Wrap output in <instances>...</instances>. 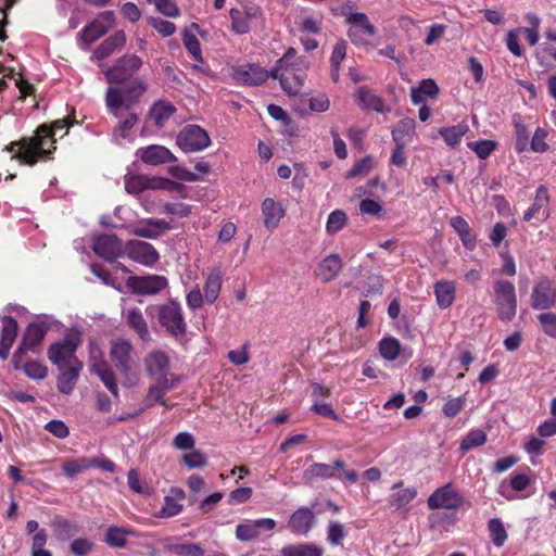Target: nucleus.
Returning a JSON list of instances; mask_svg holds the SVG:
<instances>
[{"label": "nucleus", "instance_id": "nucleus-46", "mask_svg": "<svg viewBox=\"0 0 556 556\" xmlns=\"http://www.w3.org/2000/svg\"><path fill=\"white\" fill-rule=\"evenodd\" d=\"M124 528L111 526L105 533V543L111 547L123 548L127 544V534Z\"/></svg>", "mask_w": 556, "mask_h": 556}, {"label": "nucleus", "instance_id": "nucleus-20", "mask_svg": "<svg viewBox=\"0 0 556 556\" xmlns=\"http://www.w3.org/2000/svg\"><path fill=\"white\" fill-rule=\"evenodd\" d=\"M275 527L276 521L271 518L247 521L236 527V538L242 542L253 541L260 536L261 530L271 531Z\"/></svg>", "mask_w": 556, "mask_h": 556}, {"label": "nucleus", "instance_id": "nucleus-19", "mask_svg": "<svg viewBox=\"0 0 556 556\" xmlns=\"http://www.w3.org/2000/svg\"><path fill=\"white\" fill-rule=\"evenodd\" d=\"M84 364L78 358L73 361L67 367L60 366V375L58 376V390L62 394H71L78 381L80 371L83 370Z\"/></svg>", "mask_w": 556, "mask_h": 556}, {"label": "nucleus", "instance_id": "nucleus-10", "mask_svg": "<svg viewBox=\"0 0 556 556\" xmlns=\"http://www.w3.org/2000/svg\"><path fill=\"white\" fill-rule=\"evenodd\" d=\"M115 24V14L113 11L101 12L97 18L90 24L86 25L78 33V40L83 48H87L90 43L98 40L100 37L106 34Z\"/></svg>", "mask_w": 556, "mask_h": 556}, {"label": "nucleus", "instance_id": "nucleus-11", "mask_svg": "<svg viewBox=\"0 0 556 556\" xmlns=\"http://www.w3.org/2000/svg\"><path fill=\"white\" fill-rule=\"evenodd\" d=\"M262 15V9L255 4H241L238 8H231L229 11L230 30L236 35L248 34L251 30V23L261 18Z\"/></svg>", "mask_w": 556, "mask_h": 556}, {"label": "nucleus", "instance_id": "nucleus-23", "mask_svg": "<svg viewBox=\"0 0 556 556\" xmlns=\"http://www.w3.org/2000/svg\"><path fill=\"white\" fill-rule=\"evenodd\" d=\"M18 325L14 317L4 316L2 318V331L0 338V358L7 359L10 350L17 337Z\"/></svg>", "mask_w": 556, "mask_h": 556}, {"label": "nucleus", "instance_id": "nucleus-40", "mask_svg": "<svg viewBox=\"0 0 556 556\" xmlns=\"http://www.w3.org/2000/svg\"><path fill=\"white\" fill-rule=\"evenodd\" d=\"M416 122L413 118L401 119L392 130L394 143H407L415 135Z\"/></svg>", "mask_w": 556, "mask_h": 556}, {"label": "nucleus", "instance_id": "nucleus-52", "mask_svg": "<svg viewBox=\"0 0 556 556\" xmlns=\"http://www.w3.org/2000/svg\"><path fill=\"white\" fill-rule=\"evenodd\" d=\"M182 41L184 46L186 47L189 54L193 58V60L202 63L203 56L201 52V45L197 36L190 33L188 29H185L182 34Z\"/></svg>", "mask_w": 556, "mask_h": 556}, {"label": "nucleus", "instance_id": "nucleus-53", "mask_svg": "<svg viewBox=\"0 0 556 556\" xmlns=\"http://www.w3.org/2000/svg\"><path fill=\"white\" fill-rule=\"evenodd\" d=\"M486 442V434L480 429L471 430L460 442V451L468 452L475 447L481 446Z\"/></svg>", "mask_w": 556, "mask_h": 556}, {"label": "nucleus", "instance_id": "nucleus-21", "mask_svg": "<svg viewBox=\"0 0 556 556\" xmlns=\"http://www.w3.org/2000/svg\"><path fill=\"white\" fill-rule=\"evenodd\" d=\"M78 348V343L73 339H65L62 342H56L50 345L48 349V358L58 367L64 366L63 362L68 359L70 364L76 357L75 353Z\"/></svg>", "mask_w": 556, "mask_h": 556}, {"label": "nucleus", "instance_id": "nucleus-43", "mask_svg": "<svg viewBox=\"0 0 556 556\" xmlns=\"http://www.w3.org/2000/svg\"><path fill=\"white\" fill-rule=\"evenodd\" d=\"M488 530H489L492 543L496 547H502L508 538V534L504 527L503 521L500 518L490 519L488 522Z\"/></svg>", "mask_w": 556, "mask_h": 556}, {"label": "nucleus", "instance_id": "nucleus-1", "mask_svg": "<svg viewBox=\"0 0 556 556\" xmlns=\"http://www.w3.org/2000/svg\"><path fill=\"white\" fill-rule=\"evenodd\" d=\"M143 66V60L135 53H126L104 72L110 84L122 85L109 87L105 93V105L110 114L122 117V110L129 111L146 93L148 86L135 75Z\"/></svg>", "mask_w": 556, "mask_h": 556}, {"label": "nucleus", "instance_id": "nucleus-41", "mask_svg": "<svg viewBox=\"0 0 556 556\" xmlns=\"http://www.w3.org/2000/svg\"><path fill=\"white\" fill-rule=\"evenodd\" d=\"M220 289L222 274L219 269H214L207 275L203 287L205 301L210 304H213L217 300Z\"/></svg>", "mask_w": 556, "mask_h": 556}, {"label": "nucleus", "instance_id": "nucleus-31", "mask_svg": "<svg viewBox=\"0 0 556 556\" xmlns=\"http://www.w3.org/2000/svg\"><path fill=\"white\" fill-rule=\"evenodd\" d=\"M147 372L150 376H160L169 371V358L163 351H152L144 359Z\"/></svg>", "mask_w": 556, "mask_h": 556}, {"label": "nucleus", "instance_id": "nucleus-55", "mask_svg": "<svg viewBox=\"0 0 556 556\" xmlns=\"http://www.w3.org/2000/svg\"><path fill=\"white\" fill-rule=\"evenodd\" d=\"M168 551L177 556H204V549L197 543L172 544Z\"/></svg>", "mask_w": 556, "mask_h": 556}, {"label": "nucleus", "instance_id": "nucleus-17", "mask_svg": "<svg viewBox=\"0 0 556 556\" xmlns=\"http://www.w3.org/2000/svg\"><path fill=\"white\" fill-rule=\"evenodd\" d=\"M168 282L164 276H134L128 278L127 286L137 294H156L167 287Z\"/></svg>", "mask_w": 556, "mask_h": 556}, {"label": "nucleus", "instance_id": "nucleus-14", "mask_svg": "<svg viewBox=\"0 0 556 556\" xmlns=\"http://www.w3.org/2000/svg\"><path fill=\"white\" fill-rule=\"evenodd\" d=\"M531 307L535 311H547L556 307V287L548 278L536 281L530 295Z\"/></svg>", "mask_w": 556, "mask_h": 556}, {"label": "nucleus", "instance_id": "nucleus-56", "mask_svg": "<svg viewBox=\"0 0 556 556\" xmlns=\"http://www.w3.org/2000/svg\"><path fill=\"white\" fill-rule=\"evenodd\" d=\"M496 147L497 143L495 141L488 139L468 142V148L481 160L488 159Z\"/></svg>", "mask_w": 556, "mask_h": 556}, {"label": "nucleus", "instance_id": "nucleus-24", "mask_svg": "<svg viewBox=\"0 0 556 556\" xmlns=\"http://www.w3.org/2000/svg\"><path fill=\"white\" fill-rule=\"evenodd\" d=\"M315 523V515L308 507H300L288 522L289 529L295 534H307Z\"/></svg>", "mask_w": 556, "mask_h": 556}, {"label": "nucleus", "instance_id": "nucleus-25", "mask_svg": "<svg viewBox=\"0 0 556 556\" xmlns=\"http://www.w3.org/2000/svg\"><path fill=\"white\" fill-rule=\"evenodd\" d=\"M186 498V493L181 488H170L168 494L164 497V505L157 516L160 518H170L177 516L182 510L181 501Z\"/></svg>", "mask_w": 556, "mask_h": 556}, {"label": "nucleus", "instance_id": "nucleus-60", "mask_svg": "<svg viewBox=\"0 0 556 556\" xmlns=\"http://www.w3.org/2000/svg\"><path fill=\"white\" fill-rule=\"evenodd\" d=\"M47 540L48 534L45 529H41L34 534L31 542V556H52L51 552L45 548Z\"/></svg>", "mask_w": 556, "mask_h": 556}, {"label": "nucleus", "instance_id": "nucleus-12", "mask_svg": "<svg viewBox=\"0 0 556 556\" xmlns=\"http://www.w3.org/2000/svg\"><path fill=\"white\" fill-rule=\"evenodd\" d=\"M176 143L185 152H195L207 148L211 139L202 127L191 124L179 131Z\"/></svg>", "mask_w": 556, "mask_h": 556}, {"label": "nucleus", "instance_id": "nucleus-38", "mask_svg": "<svg viewBox=\"0 0 556 556\" xmlns=\"http://www.w3.org/2000/svg\"><path fill=\"white\" fill-rule=\"evenodd\" d=\"M440 89L437 83L431 78H427L422 79L417 88H412L410 99L417 105L425 102L427 97L431 99L437 98Z\"/></svg>", "mask_w": 556, "mask_h": 556}, {"label": "nucleus", "instance_id": "nucleus-49", "mask_svg": "<svg viewBox=\"0 0 556 556\" xmlns=\"http://www.w3.org/2000/svg\"><path fill=\"white\" fill-rule=\"evenodd\" d=\"M515 126V151L517 153H523L528 150L529 142H530V131L528 127L520 121H514Z\"/></svg>", "mask_w": 556, "mask_h": 556}, {"label": "nucleus", "instance_id": "nucleus-35", "mask_svg": "<svg viewBox=\"0 0 556 556\" xmlns=\"http://www.w3.org/2000/svg\"><path fill=\"white\" fill-rule=\"evenodd\" d=\"M176 111L175 105L169 101L159 100L151 106L149 117L157 128H163Z\"/></svg>", "mask_w": 556, "mask_h": 556}, {"label": "nucleus", "instance_id": "nucleus-15", "mask_svg": "<svg viewBox=\"0 0 556 556\" xmlns=\"http://www.w3.org/2000/svg\"><path fill=\"white\" fill-rule=\"evenodd\" d=\"M125 253L130 260L144 266H152L160 258L152 244L140 240H129L125 245Z\"/></svg>", "mask_w": 556, "mask_h": 556}, {"label": "nucleus", "instance_id": "nucleus-48", "mask_svg": "<svg viewBox=\"0 0 556 556\" xmlns=\"http://www.w3.org/2000/svg\"><path fill=\"white\" fill-rule=\"evenodd\" d=\"M281 552L283 556H323V549L314 544L290 545Z\"/></svg>", "mask_w": 556, "mask_h": 556}, {"label": "nucleus", "instance_id": "nucleus-28", "mask_svg": "<svg viewBox=\"0 0 556 556\" xmlns=\"http://www.w3.org/2000/svg\"><path fill=\"white\" fill-rule=\"evenodd\" d=\"M403 481L393 484V492L389 496V505L395 510H399L408 505L417 495V490L412 488H403Z\"/></svg>", "mask_w": 556, "mask_h": 556}, {"label": "nucleus", "instance_id": "nucleus-3", "mask_svg": "<svg viewBox=\"0 0 556 556\" xmlns=\"http://www.w3.org/2000/svg\"><path fill=\"white\" fill-rule=\"evenodd\" d=\"M296 54L298 52L294 48H288L270 71L271 77L279 79L281 88L289 96L300 93L307 78L309 67L307 59Z\"/></svg>", "mask_w": 556, "mask_h": 556}, {"label": "nucleus", "instance_id": "nucleus-4", "mask_svg": "<svg viewBox=\"0 0 556 556\" xmlns=\"http://www.w3.org/2000/svg\"><path fill=\"white\" fill-rule=\"evenodd\" d=\"M147 312L149 315L155 314L159 324L174 338L184 337L186 334L187 323L179 302L169 300L160 305L149 306Z\"/></svg>", "mask_w": 556, "mask_h": 556}, {"label": "nucleus", "instance_id": "nucleus-9", "mask_svg": "<svg viewBox=\"0 0 556 556\" xmlns=\"http://www.w3.org/2000/svg\"><path fill=\"white\" fill-rule=\"evenodd\" d=\"M463 504L464 497L452 483L435 489L427 500V505L432 510H457Z\"/></svg>", "mask_w": 556, "mask_h": 556}, {"label": "nucleus", "instance_id": "nucleus-33", "mask_svg": "<svg viewBox=\"0 0 556 556\" xmlns=\"http://www.w3.org/2000/svg\"><path fill=\"white\" fill-rule=\"evenodd\" d=\"M53 535L59 541H67L79 533L80 527L63 516H55L51 523Z\"/></svg>", "mask_w": 556, "mask_h": 556}, {"label": "nucleus", "instance_id": "nucleus-57", "mask_svg": "<svg viewBox=\"0 0 556 556\" xmlns=\"http://www.w3.org/2000/svg\"><path fill=\"white\" fill-rule=\"evenodd\" d=\"M542 331L549 338L556 339V313L544 312L536 315Z\"/></svg>", "mask_w": 556, "mask_h": 556}, {"label": "nucleus", "instance_id": "nucleus-22", "mask_svg": "<svg viewBox=\"0 0 556 556\" xmlns=\"http://www.w3.org/2000/svg\"><path fill=\"white\" fill-rule=\"evenodd\" d=\"M139 156L144 164L153 166L176 161V156L167 148L159 144L140 149Z\"/></svg>", "mask_w": 556, "mask_h": 556}, {"label": "nucleus", "instance_id": "nucleus-32", "mask_svg": "<svg viewBox=\"0 0 556 556\" xmlns=\"http://www.w3.org/2000/svg\"><path fill=\"white\" fill-rule=\"evenodd\" d=\"M341 269V257L338 254H330L319 263L317 268V276L323 282H330L337 278Z\"/></svg>", "mask_w": 556, "mask_h": 556}, {"label": "nucleus", "instance_id": "nucleus-6", "mask_svg": "<svg viewBox=\"0 0 556 556\" xmlns=\"http://www.w3.org/2000/svg\"><path fill=\"white\" fill-rule=\"evenodd\" d=\"M493 303L497 317L505 323L511 321L517 314V294L515 285L505 279H497L493 283Z\"/></svg>", "mask_w": 556, "mask_h": 556}, {"label": "nucleus", "instance_id": "nucleus-30", "mask_svg": "<svg viewBox=\"0 0 556 556\" xmlns=\"http://www.w3.org/2000/svg\"><path fill=\"white\" fill-rule=\"evenodd\" d=\"M450 225L459 236V239L467 250L472 251L477 245V236L468 222L462 216H454L450 219Z\"/></svg>", "mask_w": 556, "mask_h": 556}, {"label": "nucleus", "instance_id": "nucleus-7", "mask_svg": "<svg viewBox=\"0 0 556 556\" xmlns=\"http://www.w3.org/2000/svg\"><path fill=\"white\" fill-rule=\"evenodd\" d=\"M47 331L48 328L40 323H30L27 326L22 341L12 357V365L15 370L21 369L22 362H24L27 352H36V348L41 344Z\"/></svg>", "mask_w": 556, "mask_h": 556}, {"label": "nucleus", "instance_id": "nucleus-18", "mask_svg": "<svg viewBox=\"0 0 556 556\" xmlns=\"http://www.w3.org/2000/svg\"><path fill=\"white\" fill-rule=\"evenodd\" d=\"M269 76H271L270 72L253 63L240 65L233 70V78L248 86L262 85Z\"/></svg>", "mask_w": 556, "mask_h": 556}, {"label": "nucleus", "instance_id": "nucleus-45", "mask_svg": "<svg viewBox=\"0 0 556 556\" xmlns=\"http://www.w3.org/2000/svg\"><path fill=\"white\" fill-rule=\"evenodd\" d=\"M348 224V215L343 210L337 208L332 211L326 223V231L332 236L341 231Z\"/></svg>", "mask_w": 556, "mask_h": 556}, {"label": "nucleus", "instance_id": "nucleus-54", "mask_svg": "<svg viewBox=\"0 0 556 556\" xmlns=\"http://www.w3.org/2000/svg\"><path fill=\"white\" fill-rule=\"evenodd\" d=\"M21 369L24 374L33 380H42L48 375V367L40 362L29 361L26 363L22 362Z\"/></svg>", "mask_w": 556, "mask_h": 556}, {"label": "nucleus", "instance_id": "nucleus-51", "mask_svg": "<svg viewBox=\"0 0 556 556\" xmlns=\"http://www.w3.org/2000/svg\"><path fill=\"white\" fill-rule=\"evenodd\" d=\"M150 187V180L141 175H126L125 189L130 194H139Z\"/></svg>", "mask_w": 556, "mask_h": 556}, {"label": "nucleus", "instance_id": "nucleus-44", "mask_svg": "<svg viewBox=\"0 0 556 556\" xmlns=\"http://www.w3.org/2000/svg\"><path fill=\"white\" fill-rule=\"evenodd\" d=\"M467 131L468 126L465 124H458L439 129V134L442 136L446 144L452 147L456 146Z\"/></svg>", "mask_w": 556, "mask_h": 556}, {"label": "nucleus", "instance_id": "nucleus-47", "mask_svg": "<svg viewBox=\"0 0 556 556\" xmlns=\"http://www.w3.org/2000/svg\"><path fill=\"white\" fill-rule=\"evenodd\" d=\"M179 464L186 466L188 469L203 468L207 465L206 455L200 450H192L185 453L179 457Z\"/></svg>", "mask_w": 556, "mask_h": 556}, {"label": "nucleus", "instance_id": "nucleus-5", "mask_svg": "<svg viewBox=\"0 0 556 556\" xmlns=\"http://www.w3.org/2000/svg\"><path fill=\"white\" fill-rule=\"evenodd\" d=\"M317 479H339L353 484L358 480V472L355 469H346L345 463L341 459H336L332 464L314 463L303 471V480L311 483Z\"/></svg>", "mask_w": 556, "mask_h": 556}, {"label": "nucleus", "instance_id": "nucleus-59", "mask_svg": "<svg viewBox=\"0 0 556 556\" xmlns=\"http://www.w3.org/2000/svg\"><path fill=\"white\" fill-rule=\"evenodd\" d=\"M466 406L465 395L450 399L442 406V414L446 418L456 417Z\"/></svg>", "mask_w": 556, "mask_h": 556}, {"label": "nucleus", "instance_id": "nucleus-50", "mask_svg": "<svg viewBox=\"0 0 556 556\" xmlns=\"http://www.w3.org/2000/svg\"><path fill=\"white\" fill-rule=\"evenodd\" d=\"M401 351L400 341L393 337L384 338L379 343V352L381 356L388 361L397 358Z\"/></svg>", "mask_w": 556, "mask_h": 556}, {"label": "nucleus", "instance_id": "nucleus-39", "mask_svg": "<svg viewBox=\"0 0 556 556\" xmlns=\"http://www.w3.org/2000/svg\"><path fill=\"white\" fill-rule=\"evenodd\" d=\"M128 326L140 337L141 340L147 341L150 339L147 321L137 307L129 308L126 314Z\"/></svg>", "mask_w": 556, "mask_h": 556}, {"label": "nucleus", "instance_id": "nucleus-34", "mask_svg": "<svg viewBox=\"0 0 556 556\" xmlns=\"http://www.w3.org/2000/svg\"><path fill=\"white\" fill-rule=\"evenodd\" d=\"M126 43V34L124 30H118L114 35L103 40L94 50L93 55L97 60H104L109 58L115 50L124 47Z\"/></svg>", "mask_w": 556, "mask_h": 556}, {"label": "nucleus", "instance_id": "nucleus-64", "mask_svg": "<svg viewBox=\"0 0 556 556\" xmlns=\"http://www.w3.org/2000/svg\"><path fill=\"white\" fill-rule=\"evenodd\" d=\"M162 212L170 216L184 218L191 214V205L182 202H168L164 204Z\"/></svg>", "mask_w": 556, "mask_h": 556}, {"label": "nucleus", "instance_id": "nucleus-42", "mask_svg": "<svg viewBox=\"0 0 556 556\" xmlns=\"http://www.w3.org/2000/svg\"><path fill=\"white\" fill-rule=\"evenodd\" d=\"M61 469L67 479H74L77 475L89 469V457L66 458L62 463Z\"/></svg>", "mask_w": 556, "mask_h": 556}, {"label": "nucleus", "instance_id": "nucleus-62", "mask_svg": "<svg viewBox=\"0 0 556 556\" xmlns=\"http://www.w3.org/2000/svg\"><path fill=\"white\" fill-rule=\"evenodd\" d=\"M346 531L344 526L338 521H330L328 525L327 540L332 546H339L342 544V540L345 538Z\"/></svg>", "mask_w": 556, "mask_h": 556}, {"label": "nucleus", "instance_id": "nucleus-2", "mask_svg": "<svg viewBox=\"0 0 556 556\" xmlns=\"http://www.w3.org/2000/svg\"><path fill=\"white\" fill-rule=\"evenodd\" d=\"M76 123L74 115H67L54 121L51 125H40L33 137L12 141L4 147V151L12 153V159L17 160L20 164L34 166L41 160L50 159L56 149L54 146L56 132L65 129L67 134L68 128Z\"/></svg>", "mask_w": 556, "mask_h": 556}, {"label": "nucleus", "instance_id": "nucleus-8", "mask_svg": "<svg viewBox=\"0 0 556 556\" xmlns=\"http://www.w3.org/2000/svg\"><path fill=\"white\" fill-rule=\"evenodd\" d=\"M346 23L350 25L348 29V37L356 47H366L370 43L377 29L370 23L368 16L362 12L351 13L346 16Z\"/></svg>", "mask_w": 556, "mask_h": 556}, {"label": "nucleus", "instance_id": "nucleus-26", "mask_svg": "<svg viewBox=\"0 0 556 556\" xmlns=\"http://www.w3.org/2000/svg\"><path fill=\"white\" fill-rule=\"evenodd\" d=\"M262 214L264 216V226L268 230H274L285 217L286 211L279 202L271 198H266L262 202Z\"/></svg>", "mask_w": 556, "mask_h": 556}, {"label": "nucleus", "instance_id": "nucleus-13", "mask_svg": "<svg viewBox=\"0 0 556 556\" xmlns=\"http://www.w3.org/2000/svg\"><path fill=\"white\" fill-rule=\"evenodd\" d=\"M110 357L115 368L123 375H127L136 364L134 346L125 339L111 341Z\"/></svg>", "mask_w": 556, "mask_h": 556}, {"label": "nucleus", "instance_id": "nucleus-16", "mask_svg": "<svg viewBox=\"0 0 556 556\" xmlns=\"http://www.w3.org/2000/svg\"><path fill=\"white\" fill-rule=\"evenodd\" d=\"M93 252L108 262H114L123 254L122 240L114 233H103L96 238Z\"/></svg>", "mask_w": 556, "mask_h": 556}, {"label": "nucleus", "instance_id": "nucleus-58", "mask_svg": "<svg viewBox=\"0 0 556 556\" xmlns=\"http://www.w3.org/2000/svg\"><path fill=\"white\" fill-rule=\"evenodd\" d=\"M152 379L155 380L152 386L157 387L165 392H168L175 388L178 387L180 383V377L178 375H175L173 372L162 374L160 376H150Z\"/></svg>", "mask_w": 556, "mask_h": 556}, {"label": "nucleus", "instance_id": "nucleus-61", "mask_svg": "<svg viewBox=\"0 0 556 556\" xmlns=\"http://www.w3.org/2000/svg\"><path fill=\"white\" fill-rule=\"evenodd\" d=\"M547 136L548 131L545 128L538 127L529 142L531 151L539 153L546 152L549 148L546 142Z\"/></svg>", "mask_w": 556, "mask_h": 556}, {"label": "nucleus", "instance_id": "nucleus-27", "mask_svg": "<svg viewBox=\"0 0 556 556\" xmlns=\"http://www.w3.org/2000/svg\"><path fill=\"white\" fill-rule=\"evenodd\" d=\"M170 228V224L165 219L148 218L135 228L134 233L141 238L156 239L163 231Z\"/></svg>", "mask_w": 556, "mask_h": 556}, {"label": "nucleus", "instance_id": "nucleus-36", "mask_svg": "<svg viewBox=\"0 0 556 556\" xmlns=\"http://www.w3.org/2000/svg\"><path fill=\"white\" fill-rule=\"evenodd\" d=\"M434 295L437 300V304L441 309H446L452 306L455 294L456 287L454 281L450 280H440L434 283Z\"/></svg>", "mask_w": 556, "mask_h": 556}, {"label": "nucleus", "instance_id": "nucleus-63", "mask_svg": "<svg viewBox=\"0 0 556 556\" xmlns=\"http://www.w3.org/2000/svg\"><path fill=\"white\" fill-rule=\"evenodd\" d=\"M132 108L127 111L128 114L124 119H121L115 127V134H118L121 137L126 138L128 136V131L134 128V126L138 123L139 115L136 112L131 111Z\"/></svg>", "mask_w": 556, "mask_h": 556}, {"label": "nucleus", "instance_id": "nucleus-29", "mask_svg": "<svg viewBox=\"0 0 556 556\" xmlns=\"http://www.w3.org/2000/svg\"><path fill=\"white\" fill-rule=\"evenodd\" d=\"M549 202V194L546 186L540 185L536 189L534 201L532 205L525 212L523 220L531 222L533 218L539 217L542 213V220L548 217L542 210L547 206Z\"/></svg>", "mask_w": 556, "mask_h": 556}, {"label": "nucleus", "instance_id": "nucleus-37", "mask_svg": "<svg viewBox=\"0 0 556 556\" xmlns=\"http://www.w3.org/2000/svg\"><path fill=\"white\" fill-rule=\"evenodd\" d=\"M356 99L361 108L368 111L384 112V101L367 87H359L356 91Z\"/></svg>", "mask_w": 556, "mask_h": 556}]
</instances>
